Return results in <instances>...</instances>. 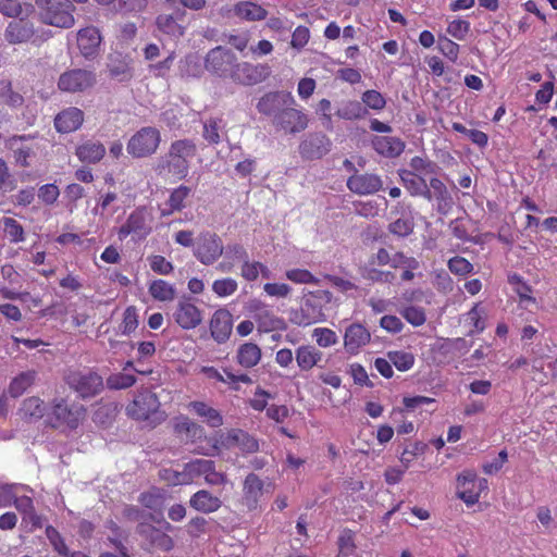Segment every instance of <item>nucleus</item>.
<instances>
[{"instance_id":"f257e3e1","label":"nucleus","mask_w":557,"mask_h":557,"mask_svg":"<svg viewBox=\"0 0 557 557\" xmlns=\"http://www.w3.org/2000/svg\"><path fill=\"white\" fill-rule=\"evenodd\" d=\"M197 146L191 139H178L171 144L165 157L156 165V172L163 177L183 180L187 176Z\"/></svg>"},{"instance_id":"f03ea898","label":"nucleus","mask_w":557,"mask_h":557,"mask_svg":"<svg viewBox=\"0 0 557 557\" xmlns=\"http://www.w3.org/2000/svg\"><path fill=\"white\" fill-rule=\"evenodd\" d=\"M126 413L135 420L145 421L148 425L156 426L166 419V413L161 409V404L154 393L149 389L139 391L133 401L127 405Z\"/></svg>"},{"instance_id":"7ed1b4c3","label":"nucleus","mask_w":557,"mask_h":557,"mask_svg":"<svg viewBox=\"0 0 557 557\" xmlns=\"http://www.w3.org/2000/svg\"><path fill=\"white\" fill-rule=\"evenodd\" d=\"M41 18L46 24L70 28L75 20L72 14L74 7L70 0H37Z\"/></svg>"},{"instance_id":"20e7f679","label":"nucleus","mask_w":557,"mask_h":557,"mask_svg":"<svg viewBox=\"0 0 557 557\" xmlns=\"http://www.w3.org/2000/svg\"><path fill=\"white\" fill-rule=\"evenodd\" d=\"M85 417V408L60 398L52 403L49 421L54 428L76 429Z\"/></svg>"},{"instance_id":"39448f33","label":"nucleus","mask_w":557,"mask_h":557,"mask_svg":"<svg viewBox=\"0 0 557 557\" xmlns=\"http://www.w3.org/2000/svg\"><path fill=\"white\" fill-rule=\"evenodd\" d=\"M65 382L82 398L94 397L103 388L102 377L89 370L70 371L65 376Z\"/></svg>"},{"instance_id":"423d86ee","label":"nucleus","mask_w":557,"mask_h":557,"mask_svg":"<svg viewBox=\"0 0 557 557\" xmlns=\"http://www.w3.org/2000/svg\"><path fill=\"white\" fill-rule=\"evenodd\" d=\"M224 252V246L220 236L213 232H201L194 247V256L203 265H212Z\"/></svg>"},{"instance_id":"0eeeda50","label":"nucleus","mask_w":557,"mask_h":557,"mask_svg":"<svg viewBox=\"0 0 557 557\" xmlns=\"http://www.w3.org/2000/svg\"><path fill=\"white\" fill-rule=\"evenodd\" d=\"M161 141L160 132L151 126L136 132L127 143V152L134 158H144L156 152Z\"/></svg>"},{"instance_id":"6e6552de","label":"nucleus","mask_w":557,"mask_h":557,"mask_svg":"<svg viewBox=\"0 0 557 557\" xmlns=\"http://www.w3.org/2000/svg\"><path fill=\"white\" fill-rule=\"evenodd\" d=\"M488 487L487 480L478 478L473 471H463L457 476V496L465 502L467 506L476 504L481 493Z\"/></svg>"},{"instance_id":"1a4fd4ad","label":"nucleus","mask_w":557,"mask_h":557,"mask_svg":"<svg viewBox=\"0 0 557 557\" xmlns=\"http://www.w3.org/2000/svg\"><path fill=\"white\" fill-rule=\"evenodd\" d=\"M96 84V74L85 69L67 70L59 76L58 88L63 92H83Z\"/></svg>"},{"instance_id":"9d476101","label":"nucleus","mask_w":557,"mask_h":557,"mask_svg":"<svg viewBox=\"0 0 557 557\" xmlns=\"http://www.w3.org/2000/svg\"><path fill=\"white\" fill-rule=\"evenodd\" d=\"M151 216L146 208L135 209L119 228L117 235L121 240L128 235H135L138 239L147 237L151 232Z\"/></svg>"},{"instance_id":"9b49d317","label":"nucleus","mask_w":557,"mask_h":557,"mask_svg":"<svg viewBox=\"0 0 557 557\" xmlns=\"http://www.w3.org/2000/svg\"><path fill=\"white\" fill-rule=\"evenodd\" d=\"M276 128L286 134H297L308 126V116L301 110L292 106H285L273 119Z\"/></svg>"},{"instance_id":"f8f14e48","label":"nucleus","mask_w":557,"mask_h":557,"mask_svg":"<svg viewBox=\"0 0 557 557\" xmlns=\"http://www.w3.org/2000/svg\"><path fill=\"white\" fill-rule=\"evenodd\" d=\"M250 311L260 333L284 331L287 327L285 320L275 315L273 311L261 301H252L250 304Z\"/></svg>"},{"instance_id":"ddd939ff","label":"nucleus","mask_w":557,"mask_h":557,"mask_svg":"<svg viewBox=\"0 0 557 557\" xmlns=\"http://www.w3.org/2000/svg\"><path fill=\"white\" fill-rule=\"evenodd\" d=\"M226 449L239 448L243 453H255L259 449L258 441L248 433L233 429L227 432H221L216 438L215 447Z\"/></svg>"},{"instance_id":"4468645a","label":"nucleus","mask_w":557,"mask_h":557,"mask_svg":"<svg viewBox=\"0 0 557 557\" xmlns=\"http://www.w3.org/2000/svg\"><path fill=\"white\" fill-rule=\"evenodd\" d=\"M347 188L357 195H373L383 188L381 176L373 173H355L347 180Z\"/></svg>"},{"instance_id":"2eb2a0df","label":"nucleus","mask_w":557,"mask_h":557,"mask_svg":"<svg viewBox=\"0 0 557 557\" xmlns=\"http://www.w3.org/2000/svg\"><path fill=\"white\" fill-rule=\"evenodd\" d=\"M173 317L184 330L196 329L202 322L201 310L189 299H182L177 302Z\"/></svg>"},{"instance_id":"dca6fc26","label":"nucleus","mask_w":557,"mask_h":557,"mask_svg":"<svg viewBox=\"0 0 557 557\" xmlns=\"http://www.w3.org/2000/svg\"><path fill=\"white\" fill-rule=\"evenodd\" d=\"M236 57L233 52L222 47L211 49L206 58V67L221 76L230 74Z\"/></svg>"},{"instance_id":"f3484780","label":"nucleus","mask_w":557,"mask_h":557,"mask_svg":"<svg viewBox=\"0 0 557 557\" xmlns=\"http://www.w3.org/2000/svg\"><path fill=\"white\" fill-rule=\"evenodd\" d=\"M295 99L290 92L274 91L268 92L257 103V109L264 115H275L285 106H294Z\"/></svg>"},{"instance_id":"a211bd4d","label":"nucleus","mask_w":557,"mask_h":557,"mask_svg":"<svg viewBox=\"0 0 557 557\" xmlns=\"http://www.w3.org/2000/svg\"><path fill=\"white\" fill-rule=\"evenodd\" d=\"M370 339L371 334L364 325L352 323L345 330L344 347L349 355H357Z\"/></svg>"},{"instance_id":"6ab92c4d","label":"nucleus","mask_w":557,"mask_h":557,"mask_svg":"<svg viewBox=\"0 0 557 557\" xmlns=\"http://www.w3.org/2000/svg\"><path fill=\"white\" fill-rule=\"evenodd\" d=\"M100 44V32L94 26L83 28L77 33V46L86 59H92L98 54Z\"/></svg>"},{"instance_id":"aec40b11","label":"nucleus","mask_w":557,"mask_h":557,"mask_svg":"<svg viewBox=\"0 0 557 557\" xmlns=\"http://www.w3.org/2000/svg\"><path fill=\"white\" fill-rule=\"evenodd\" d=\"M84 122V112L76 107H69L54 117V127L59 133L67 134L78 129Z\"/></svg>"},{"instance_id":"412c9836","label":"nucleus","mask_w":557,"mask_h":557,"mask_svg":"<svg viewBox=\"0 0 557 557\" xmlns=\"http://www.w3.org/2000/svg\"><path fill=\"white\" fill-rule=\"evenodd\" d=\"M324 321L322 307L312 299H306L299 311L292 317V322L299 326H308Z\"/></svg>"},{"instance_id":"4be33fe9","label":"nucleus","mask_w":557,"mask_h":557,"mask_svg":"<svg viewBox=\"0 0 557 557\" xmlns=\"http://www.w3.org/2000/svg\"><path fill=\"white\" fill-rule=\"evenodd\" d=\"M231 78L243 85H255L262 81V69L248 62L234 63Z\"/></svg>"},{"instance_id":"5701e85b","label":"nucleus","mask_w":557,"mask_h":557,"mask_svg":"<svg viewBox=\"0 0 557 557\" xmlns=\"http://www.w3.org/2000/svg\"><path fill=\"white\" fill-rule=\"evenodd\" d=\"M189 506L202 513H212L222 507L220 497L214 496L208 490H199L189 499Z\"/></svg>"},{"instance_id":"b1692460","label":"nucleus","mask_w":557,"mask_h":557,"mask_svg":"<svg viewBox=\"0 0 557 557\" xmlns=\"http://www.w3.org/2000/svg\"><path fill=\"white\" fill-rule=\"evenodd\" d=\"M373 149L385 158H396L405 149V143L394 136H374L372 139Z\"/></svg>"},{"instance_id":"393cba45","label":"nucleus","mask_w":557,"mask_h":557,"mask_svg":"<svg viewBox=\"0 0 557 557\" xmlns=\"http://www.w3.org/2000/svg\"><path fill=\"white\" fill-rule=\"evenodd\" d=\"M132 59L120 53L111 54L108 71L111 77L119 82H127L133 77Z\"/></svg>"},{"instance_id":"a878e982","label":"nucleus","mask_w":557,"mask_h":557,"mask_svg":"<svg viewBox=\"0 0 557 557\" xmlns=\"http://www.w3.org/2000/svg\"><path fill=\"white\" fill-rule=\"evenodd\" d=\"M210 331L218 343H224L232 331L231 314L226 310H216L210 321Z\"/></svg>"},{"instance_id":"bb28decb","label":"nucleus","mask_w":557,"mask_h":557,"mask_svg":"<svg viewBox=\"0 0 557 557\" xmlns=\"http://www.w3.org/2000/svg\"><path fill=\"white\" fill-rule=\"evenodd\" d=\"M263 494V482L255 473H250L244 481L243 500L248 509H255Z\"/></svg>"},{"instance_id":"cd10ccee","label":"nucleus","mask_w":557,"mask_h":557,"mask_svg":"<svg viewBox=\"0 0 557 557\" xmlns=\"http://www.w3.org/2000/svg\"><path fill=\"white\" fill-rule=\"evenodd\" d=\"M224 259L218 264L216 270L223 273L232 272L236 262H244L249 256L240 244H228L224 247Z\"/></svg>"},{"instance_id":"c85d7f7f","label":"nucleus","mask_w":557,"mask_h":557,"mask_svg":"<svg viewBox=\"0 0 557 557\" xmlns=\"http://www.w3.org/2000/svg\"><path fill=\"white\" fill-rule=\"evenodd\" d=\"M34 36L33 25L21 18L9 23L4 32V37L10 44H22L28 41Z\"/></svg>"},{"instance_id":"c756f323","label":"nucleus","mask_w":557,"mask_h":557,"mask_svg":"<svg viewBox=\"0 0 557 557\" xmlns=\"http://www.w3.org/2000/svg\"><path fill=\"white\" fill-rule=\"evenodd\" d=\"M400 178L406 189L412 196H421L428 200H432V194L428 187L425 177H422L414 172L404 170L400 173Z\"/></svg>"},{"instance_id":"7c9ffc66","label":"nucleus","mask_w":557,"mask_h":557,"mask_svg":"<svg viewBox=\"0 0 557 557\" xmlns=\"http://www.w3.org/2000/svg\"><path fill=\"white\" fill-rule=\"evenodd\" d=\"M233 12L236 17L247 22L262 21L268 16V11L260 4L252 1H239Z\"/></svg>"},{"instance_id":"2f4dec72","label":"nucleus","mask_w":557,"mask_h":557,"mask_svg":"<svg viewBox=\"0 0 557 557\" xmlns=\"http://www.w3.org/2000/svg\"><path fill=\"white\" fill-rule=\"evenodd\" d=\"M330 140L324 135H312L300 144V152L309 159L321 158L329 151Z\"/></svg>"},{"instance_id":"473e14b6","label":"nucleus","mask_w":557,"mask_h":557,"mask_svg":"<svg viewBox=\"0 0 557 557\" xmlns=\"http://www.w3.org/2000/svg\"><path fill=\"white\" fill-rule=\"evenodd\" d=\"M295 359L301 371H310L322 359V352L311 345H301L296 349Z\"/></svg>"},{"instance_id":"72a5a7b5","label":"nucleus","mask_w":557,"mask_h":557,"mask_svg":"<svg viewBox=\"0 0 557 557\" xmlns=\"http://www.w3.org/2000/svg\"><path fill=\"white\" fill-rule=\"evenodd\" d=\"M261 356V348L257 344L248 342L238 347L236 361L240 367L251 369L260 362Z\"/></svg>"},{"instance_id":"f704fd0d","label":"nucleus","mask_w":557,"mask_h":557,"mask_svg":"<svg viewBox=\"0 0 557 557\" xmlns=\"http://www.w3.org/2000/svg\"><path fill=\"white\" fill-rule=\"evenodd\" d=\"M188 408L211 428H219L223 424L221 413L203 401H191Z\"/></svg>"},{"instance_id":"c9c22d12","label":"nucleus","mask_w":557,"mask_h":557,"mask_svg":"<svg viewBox=\"0 0 557 557\" xmlns=\"http://www.w3.org/2000/svg\"><path fill=\"white\" fill-rule=\"evenodd\" d=\"M174 431L188 441H196L205 435L203 428L186 416L175 418Z\"/></svg>"},{"instance_id":"e433bc0d","label":"nucleus","mask_w":557,"mask_h":557,"mask_svg":"<svg viewBox=\"0 0 557 557\" xmlns=\"http://www.w3.org/2000/svg\"><path fill=\"white\" fill-rule=\"evenodd\" d=\"M75 153L82 162L97 163L103 158L106 148L99 141L87 140L77 146Z\"/></svg>"},{"instance_id":"4c0bfd02","label":"nucleus","mask_w":557,"mask_h":557,"mask_svg":"<svg viewBox=\"0 0 557 557\" xmlns=\"http://www.w3.org/2000/svg\"><path fill=\"white\" fill-rule=\"evenodd\" d=\"M508 283L512 286L515 293L519 297V304L523 307L529 305H536V299L533 297L532 287L524 281L522 276L517 273L508 275Z\"/></svg>"},{"instance_id":"58836bf2","label":"nucleus","mask_w":557,"mask_h":557,"mask_svg":"<svg viewBox=\"0 0 557 557\" xmlns=\"http://www.w3.org/2000/svg\"><path fill=\"white\" fill-rule=\"evenodd\" d=\"M190 191V188L185 185H181L173 189L165 203V207L161 209V215L166 216L171 215L175 211L183 210L186 207L185 201L189 197Z\"/></svg>"},{"instance_id":"ea45409f","label":"nucleus","mask_w":557,"mask_h":557,"mask_svg":"<svg viewBox=\"0 0 557 557\" xmlns=\"http://www.w3.org/2000/svg\"><path fill=\"white\" fill-rule=\"evenodd\" d=\"M225 126L226 123L222 117H210L203 122L202 136L210 145H218L226 135Z\"/></svg>"},{"instance_id":"a19ab883","label":"nucleus","mask_w":557,"mask_h":557,"mask_svg":"<svg viewBox=\"0 0 557 557\" xmlns=\"http://www.w3.org/2000/svg\"><path fill=\"white\" fill-rule=\"evenodd\" d=\"M37 377V372L34 370H27L17 374L11 381L9 385V394L12 397H18L24 394L27 388H29Z\"/></svg>"},{"instance_id":"79ce46f5","label":"nucleus","mask_w":557,"mask_h":557,"mask_svg":"<svg viewBox=\"0 0 557 557\" xmlns=\"http://www.w3.org/2000/svg\"><path fill=\"white\" fill-rule=\"evenodd\" d=\"M150 296L158 301H172L176 296L175 287L164 280H154L149 284Z\"/></svg>"},{"instance_id":"37998d69","label":"nucleus","mask_w":557,"mask_h":557,"mask_svg":"<svg viewBox=\"0 0 557 557\" xmlns=\"http://www.w3.org/2000/svg\"><path fill=\"white\" fill-rule=\"evenodd\" d=\"M200 73L201 64L196 54H188L178 62V75L182 78L198 77Z\"/></svg>"},{"instance_id":"c03bdc74","label":"nucleus","mask_w":557,"mask_h":557,"mask_svg":"<svg viewBox=\"0 0 557 557\" xmlns=\"http://www.w3.org/2000/svg\"><path fill=\"white\" fill-rule=\"evenodd\" d=\"M158 28L170 36L181 37L185 33V27L171 14H162L157 18Z\"/></svg>"},{"instance_id":"a18cd8bd","label":"nucleus","mask_w":557,"mask_h":557,"mask_svg":"<svg viewBox=\"0 0 557 557\" xmlns=\"http://www.w3.org/2000/svg\"><path fill=\"white\" fill-rule=\"evenodd\" d=\"M30 491L23 484H3L0 485V507L5 508L14 505L20 492Z\"/></svg>"},{"instance_id":"49530a36","label":"nucleus","mask_w":557,"mask_h":557,"mask_svg":"<svg viewBox=\"0 0 557 557\" xmlns=\"http://www.w3.org/2000/svg\"><path fill=\"white\" fill-rule=\"evenodd\" d=\"M33 10L32 4L20 3L17 0H0V13L9 17L28 15Z\"/></svg>"},{"instance_id":"de8ad7c7","label":"nucleus","mask_w":557,"mask_h":557,"mask_svg":"<svg viewBox=\"0 0 557 557\" xmlns=\"http://www.w3.org/2000/svg\"><path fill=\"white\" fill-rule=\"evenodd\" d=\"M25 139L24 136H13L8 139L7 145L10 149H15V160L22 166H29V159L35 154L32 147H20L17 143Z\"/></svg>"},{"instance_id":"09e8293b","label":"nucleus","mask_w":557,"mask_h":557,"mask_svg":"<svg viewBox=\"0 0 557 557\" xmlns=\"http://www.w3.org/2000/svg\"><path fill=\"white\" fill-rule=\"evenodd\" d=\"M46 407L38 397L26 398L21 407V412L25 418L38 420L44 417Z\"/></svg>"},{"instance_id":"8fccbe9b","label":"nucleus","mask_w":557,"mask_h":557,"mask_svg":"<svg viewBox=\"0 0 557 557\" xmlns=\"http://www.w3.org/2000/svg\"><path fill=\"white\" fill-rule=\"evenodd\" d=\"M161 476L171 485H188L195 481L188 463L184 466L183 471L163 470Z\"/></svg>"},{"instance_id":"3c124183","label":"nucleus","mask_w":557,"mask_h":557,"mask_svg":"<svg viewBox=\"0 0 557 557\" xmlns=\"http://www.w3.org/2000/svg\"><path fill=\"white\" fill-rule=\"evenodd\" d=\"M337 116L344 120H356L367 114V109L359 101H346L336 112Z\"/></svg>"},{"instance_id":"603ef678","label":"nucleus","mask_w":557,"mask_h":557,"mask_svg":"<svg viewBox=\"0 0 557 557\" xmlns=\"http://www.w3.org/2000/svg\"><path fill=\"white\" fill-rule=\"evenodd\" d=\"M387 358L399 371H408L414 363V356L409 351L392 350L387 352Z\"/></svg>"},{"instance_id":"864d4df0","label":"nucleus","mask_w":557,"mask_h":557,"mask_svg":"<svg viewBox=\"0 0 557 557\" xmlns=\"http://www.w3.org/2000/svg\"><path fill=\"white\" fill-rule=\"evenodd\" d=\"M3 231L10 238L11 243H21L25 239V233L23 226L13 218H3L1 220Z\"/></svg>"},{"instance_id":"5fc2aeb1","label":"nucleus","mask_w":557,"mask_h":557,"mask_svg":"<svg viewBox=\"0 0 557 557\" xmlns=\"http://www.w3.org/2000/svg\"><path fill=\"white\" fill-rule=\"evenodd\" d=\"M46 536L50 545L53 547L54 552H57L59 555L63 557H69L71 555L72 552L66 546L63 536L59 533V531L55 528L48 525L46 528Z\"/></svg>"},{"instance_id":"6e6d98bb","label":"nucleus","mask_w":557,"mask_h":557,"mask_svg":"<svg viewBox=\"0 0 557 557\" xmlns=\"http://www.w3.org/2000/svg\"><path fill=\"white\" fill-rule=\"evenodd\" d=\"M399 313L413 326H421L426 321V314L422 307L406 306L399 309Z\"/></svg>"},{"instance_id":"4d7b16f0","label":"nucleus","mask_w":557,"mask_h":557,"mask_svg":"<svg viewBox=\"0 0 557 557\" xmlns=\"http://www.w3.org/2000/svg\"><path fill=\"white\" fill-rule=\"evenodd\" d=\"M189 472H191L194 480L202 476L205 481L215 469L214 461L210 459H196L188 462Z\"/></svg>"},{"instance_id":"13d9d810","label":"nucleus","mask_w":557,"mask_h":557,"mask_svg":"<svg viewBox=\"0 0 557 557\" xmlns=\"http://www.w3.org/2000/svg\"><path fill=\"white\" fill-rule=\"evenodd\" d=\"M410 168L411 172H414L422 177L436 174L438 170V166L434 162L422 157H413L410 161Z\"/></svg>"},{"instance_id":"bf43d9fd","label":"nucleus","mask_w":557,"mask_h":557,"mask_svg":"<svg viewBox=\"0 0 557 557\" xmlns=\"http://www.w3.org/2000/svg\"><path fill=\"white\" fill-rule=\"evenodd\" d=\"M426 449V445L422 442H414L406 446L400 455V462L405 469H408L412 461Z\"/></svg>"},{"instance_id":"052dcab7","label":"nucleus","mask_w":557,"mask_h":557,"mask_svg":"<svg viewBox=\"0 0 557 557\" xmlns=\"http://www.w3.org/2000/svg\"><path fill=\"white\" fill-rule=\"evenodd\" d=\"M136 382L135 375L126 372L112 373L107 379V385L111 389H124L133 386Z\"/></svg>"},{"instance_id":"680f3d73","label":"nucleus","mask_w":557,"mask_h":557,"mask_svg":"<svg viewBox=\"0 0 557 557\" xmlns=\"http://www.w3.org/2000/svg\"><path fill=\"white\" fill-rule=\"evenodd\" d=\"M312 337L315 339L317 345L322 348L334 346L338 342L336 333L327 327H317L312 332Z\"/></svg>"},{"instance_id":"e2e57ef3","label":"nucleus","mask_w":557,"mask_h":557,"mask_svg":"<svg viewBox=\"0 0 557 557\" xmlns=\"http://www.w3.org/2000/svg\"><path fill=\"white\" fill-rule=\"evenodd\" d=\"M362 276L371 282L380 283H392L395 278V274L391 271H382L375 268V265H367L362 270Z\"/></svg>"},{"instance_id":"0e129e2a","label":"nucleus","mask_w":557,"mask_h":557,"mask_svg":"<svg viewBox=\"0 0 557 557\" xmlns=\"http://www.w3.org/2000/svg\"><path fill=\"white\" fill-rule=\"evenodd\" d=\"M285 276L296 284H319V280L306 269H289L285 272Z\"/></svg>"},{"instance_id":"69168bd1","label":"nucleus","mask_w":557,"mask_h":557,"mask_svg":"<svg viewBox=\"0 0 557 557\" xmlns=\"http://www.w3.org/2000/svg\"><path fill=\"white\" fill-rule=\"evenodd\" d=\"M238 288L237 282L232 277H224L220 280H215L212 283V290L219 297H227L233 295Z\"/></svg>"},{"instance_id":"338daca9","label":"nucleus","mask_w":557,"mask_h":557,"mask_svg":"<svg viewBox=\"0 0 557 557\" xmlns=\"http://www.w3.org/2000/svg\"><path fill=\"white\" fill-rule=\"evenodd\" d=\"M393 268L401 269L403 271L418 270L420 262L414 257H409L398 251L394 253Z\"/></svg>"},{"instance_id":"774afa93","label":"nucleus","mask_w":557,"mask_h":557,"mask_svg":"<svg viewBox=\"0 0 557 557\" xmlns=\"http://www.w3.org/2000/svg\"><path fill=\"white\" fill-rule=\"evenodd\" d=\"M339 554L337 557H347L355 550L354 533L350 530H344L338 539Z\"/></svg>"}]
</instances>
